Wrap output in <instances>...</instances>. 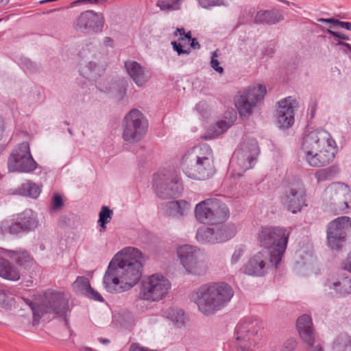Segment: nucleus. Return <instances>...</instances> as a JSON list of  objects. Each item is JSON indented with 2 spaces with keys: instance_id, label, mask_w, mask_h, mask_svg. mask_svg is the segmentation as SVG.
<instances>
[{
  "instance_id": "nucleus-1",
  "label": "nucleus",
  "mask_w": 351,
  "mask_h": 351,
  "mask_svg": "<svg viewBox=\"0 0 351 351\" xmlns=\"http://www.w3.org/2000/svg\"><path fill=\"white\" fill-rule=\"evenodd\" d=\"M142 252L128 247L117 253L109 263L103 277L105 289L111 293L132 289L140 280L143 271Z\"/></svg>"
},
{
  "instance_id": "nucleus-2",
  "label": "nucleus",
  "mask_w": 351,
  "mask_h": 351,
  "mask_svg": "<svg viewBox=\"0 0 351 351\" xmlns=\"http://www.w3.org/2000/svg\"><path fill=\"white\" fill-rule=\"evenodd\" d=\"M234 295L232 287L225 282H210L193 293V300L199 310L206 315L223 308Z\"/></svg>"
},
{
  "instance_id": "nucleus-3",
  "label": "nucleus",
  "mask_w": 351,
  "mask_h": 351,
  "mask_svg": "<svg viewBox=\"0 0 351 351\" xmlns=\"http://www.w3.org/2000/svg\"><path fill=\"white\" fill-rule=\"evenodd\" d=\"M182 167L184 173L191 179L210 178L215 171L211 148L203 145L189 149L182 156Z\"/></svg>"
},
{
  "instance_id": "nucleus-4",
  "label": "nucleus",
  "mask_w": 351,
  "mask_h": 351,
  "mask_svg": "<svg viewBox=\"0 0 351 351\" xmlns=\"http://www.w3.org/2000/svg\"><path fill=\"white\" fill-rule=\"evenodd\" d=\"M263 328V322L257 317H245L240 320L235 328L232 351H252V346L256 344L262 336Z\"/></svg>"
},
{
  "instance_id": "nucleus-5",
  "label": "nucleus",
  "mask_w": 351,
  "mask_h": 351,
  "mask_svg": "<svg viewBox=\"0 0 351 351\" xmlns=\"http://www.w3.org/2000/svg\"><path fill=\"white\" fill-rule=\"evenodd\" d=\"M289 231L283 227H262L258 233L260 245L265 248L272 249L270 262L278 265L284 255L289 237Z\"/></svg>"
},
{
  "instance_id": "nucleus-6",
  "label": "nucleus",
  "mask_w": 351,
  "mask_h": 351,
  "mask_svg": "<svg viewBox=\"0 0 351 351\" xmlns=\"http://www.w3.org/2000/svg\"><path fill=\"white\" fill-rule=\"evenodd\" d=\"M195 215L200 223L213 225L226 221L230 216V210L225 203L218 199L210 198L195 206Z\"/></svg>"
},
{
  "instance_id": "nucleus-7",
  "label": "nucleus",
  "mask_w": 351,
  "mask_h": 351,
  "mask_svg": "<svg viewBox=\"0 0 351 351\" xmlns=\"http://www.w3.org/2000/svg\"><path fill=\"white\" fill-rule=\"evenodd\" d=\"M322 198L328 209L334 214L344 213L351 203V189L343 182H333L326 188Z\"/></svg>"
},
{
  "instance_id": "nucleus-8",
  "label": "nucleus",
  "mask_w": 351,
  "mask_h": 351,
  "mask_svg": "<svg viewBox=\"0 0 351 351\" xmlns=\"http://www.w3.org/2000/svg\"><path fill=\"white\" fill-rule=\"evenodd\" d=\"M149 122L141 111H129L122 123V138L129 143L141 141L146 135Z\"/></svg>"
},
{
  "instance_id": "nucleus-9",
  "label": "nucleus",
  "mask_w": 351,
  "mask_h": 351,
  "mask_svg": "<svg viewBox=\"0 0 351 351\" xmlns=\"http://www.w3.org/2000/svg\"><path fill=\"white\" fill-rule=\"evenodd\" d=\"M282 207L296 214L306 206V191L302 184L298 180L289 182L283 185V191L280 198Z\"/></svg>"
},
{
  "instance_id": "nucleus-10",
  "label": "nucleus",
  "mask_w": 351,
  "mask_h": 351,
  "mask_svg": "<svg viewBox=\"0 0 351 351\" xmlns=\"http://www.w3.org/2000/svg\"><path fill=\"white\" fill-rule=\"evenodd\" d=\"M38 167L30 152L29 144L23 142L12 151L8 160V168L10 172L32 173Z\"/></svg>"
},
{
  "instance_id": "nucleus-11",
  "label": "nucleus",
  "mask_w": 351,
  "mask_h": 351,
  "mask_svg": "<svg viewBox=\"0 0 351 351\" xmlns=\"http://www.w3.org/2000/svg\"><path fill=\"white\" fill-rule=\"evenodd\" d=\"M351 230V219L341 216L331 221L326 228V244L332 251L341 250L346 242L348 232Z\"/></svg>"
},
{
  "instance_id": "nucleus-12",
  "label": "nucleus",
  "mask_w": 351,
  "mask_h": 351,
  "mask_svg": "<svg viewBox=\"0 0 351 351\" xmlns=\"http://www.w3.org/2000/svg\"><path fill=\"white\" fill-rule=\"evenodd\" d=\"M154 187L156 195L165 199L176 198L182 191L180 177L175 171L155 174Z\"/></svg>"
},
{
  "instance_id": "nucleus-13",
  "label": "nucleus",
  "mask_w": 351,
  "mask_h": 351,
  "mask_svg": "<svg viewBox=\"0 0 351 351\" xmlns=\"http://www.w3.org/2000/svg\"><path fill=\"white\" fill-rule=\"evenodd\" d=\"M213 227L200 228L197 230L196 239L202 243H219L226 242L235 236L237 227L234 223L221 222Z\"/></svg>"
},
{
  "instance_id": "nucleus-14",
  "label": "nucleus",
  "mask_w": 351,
  "mask_h": 351,
  "mask_svg": "<svg viewBox=\"0 0 351 351\" xmlns=\"http://www.w3.org/2000/svg\"><path fill=\"white\" fill-rule=\"evenodd\" d=\"M181 264L189 274L202 276L206 274L208 267L202 259V254L197 247L184 245L177 250Z\"/></svg>"
},
{
  "instance_id": "nucleus-15",
  "label": "nucleus",
  "mask_w": 351,
  "mask_h": 351,
  "mask_svg": "<svg viewBox=\"0 0 351 351\" xmlns=\"http://www.w3.org/2000/svg\"><path fill=\"white\" fill-rule=\"evenodd\" d=\"M170 288L169 280L162 275L153 274L142 283L139 297L148 301L162 299Z\"/></svg>"
},
{
  "instance_id": "nucleus-16",
  "label": "nucleus",
  "mask_w": 351,
  "mask_h": 351,
  "mask_svg": "<svg viewBox=\"0 0 351 351\" xmlns=\"http://www.w3.org/2000/svg\"><path fill=\"white\" fill-rule=\"evenodd\" d=\"M103 14L89 10L82 12L73 23L74 29L85 35H91L102 32L104 25Z\"/></svg>"
},
{
  "instance_id": "nucleus-17",
  "label": "nucleus",
  "mask_w": 351,
  "mask_h": 351,
  "mask_svg": "<svg viewBox=\"0 0 351 351\" xmlns=\"http://www.w3.org/2000/svg\"><path fill=\"white\" fill-rule=\"evenodd\" d=\"M42 317L47 313H54L64 318L65 324H69L66 313L70 311L69 298L60 291H47L45 293V300L42 302Z\"/></svg>"
},
{
  "instance_id": "nucleus-18",
  "label": "nucleus",
  "mask_w": 351,
  "mask_h": 351,
  "mask_svg": "<svg viewBox=\"0 0 351 351\" xmlns=\"http://www.w3.org/2000/svg\"><path fill=\"white\" fill-rule=\"evenodd\" d=\"M38 226V220L32 210H25L16 221L6 219L1 222L0 230L3 234H17L22 232L34 230Z\"/></svg>"
},
{
  "instance_id": "nucleus-19",
  "label": "nucleus",
  "mask_w": 351,
  "mask_h": 351,
  "mask_svg": "<svg viewBox=\"0 0 351 351\" xmlns=\"http://www.w3.org/2000/svg\"><path fill=\"white\" fill-rule=\"evenodd\" d=\"M267 93L266 86L263 84L250 86L239 91L234 101L237 110H252L261 101Z\"/></svg>"
},
{
  "instance_id": "nucleus-20",
  "label": "nucleus",
  "mask_w": 351,
  "mask_h": 351,
  "mask_svg": "<svg viewBox=\"0 0 351 351\" xmlns=\"http://www.w3.org/2000/svg\"><path fill=\"white\" fill-rule=\"evenodd\" d=\"M259 149L254 138L244 140L239 149L234 153L236 162L241 171L252 169L255 165Z\"/></svg>"
},
{
  "instance_id": "nucleus-21",
  "label": "nucleus",
  "mask_w": 351,
  "mask_h": 351,
  "mask_svg": "<svg viewBox=\"0 0 351 351\" xmlns=\"http://www.w3.org/2000/svg\"><path fill=\"white\" fill-rule=\"evenodd\" d=\"M335 145L336 143L329 132L324 130H315L304 137L302 149L306 154Z\"/></svg>"
},
{
  "instance_id": "nucleus-22",
  "label": "nucleus",
  "mask_w": 351,
  "mask_h": 351,
  "mask_svg": "<svg viewBox=\"0 0 351 351\" xmlns=\"http://www.w3.org/2000/svg\"><path fill=\"white\" fill-rule=\"evenodd\" d=\"M270 254L263 250L254 254L245 264L244 273L248 276L261 277L265 276L270 266L277 268L278 265L270 262Z\"/></svg>"
},
{
  "instance_id": "nucleus-23",
  "label": "nucleus",
  "mask_w": 351,
  "mask_h": 351,
  "mask_svg": "<svg viewBox=\"0 0 351 351\" xmlns=\"http://www.w3.org/2000/svg\"><path fill=\"white\" fill-rule=\"evenodd\" d=\"M237 119V111H224L222 117L210 125L202 136L204 140H211L224 134Z\"/></svg>"
},
{
  "instance_id": "nucleus-24",
  "label": "nucleus",
  "mask_w": 351,
  "mask_h": 351,
  "mask_svg": "<svg viewBox=\"0 0 351 351\" xmlns=\"http://www.w3.org/2000/svg\"><path fill=\"white\" fill-rule=\"evenodd\" d=\"M128 82L123 77H118L114 81L98 82L96 88L101 92L109 94L116 101L120 102L126 95Z\"/></svg>"
},
{
  "instance_id": "nucleus-25",
  "label": "nucleus",
  "mask_w": 351,
  "mask_h": 351,
  "mask_svg": "<svg viewBox=\"0 0 351 351\" xmlns=\"http://www.w3.org/2000/svg\"><path fill=\"white\" fill-rule=\"evenodd\" d=\"M336 153L337 145L306 153L305 158L310 166L321 167L330 163L333 160Z\"/></svg>"
},
{
  "instance_id": "nucleus-26",
  "label": "nucleus",
  "mask_w": 351,
  "mask_h": 351,
  "mask_svg": "<svg viewBox=\"0 0 351 351\" xmlns=\"http://www.w3.org/2000/svg\"><path fill=\"white\" fill-rule=\"evenodd\" d=\"M297 327L301 338L309 346L314 343V333L311 317L308 315H302L297 321Z\"/></svg>"
},
{
  "instance_id": "nucleus-27",
  "label": "nucleus",
  "mask_w": 351,
  "mask_h": 351,
  "mask_svg": "<svg viewBox=\"0 0 351 351\" xmlns=\"http://www.w3.org/2000/svg\"><path fill=\"white\" fill-rule=\"evenodd\" d=\"M1 252L6 257L15 261V263L25 269L29 267L32 263V258L25 249L19 248L15 250L1 248Z\"/></svg>"
},
{
  "instance_id": "nucleus-28",
  "label": "nucleus",
  "mask_w": 351,
  "mask_h": 351,
  "mask_svg": "<svg viewBox=\"0 0 351 351\" xmlns=\"http://www.w3.org/2000/svg\"><path fill=\"white\" fill-rule=\"evenodd\" d=\"M284 19L281 12L276 9L269 10H260L257 12L254 23L263 25H275Z\"/></svg>"
},
{
  "instance_id": "nucleus-29",
  "label": "nucleus",
  "mask_w": 351,
  "mask_h": 351,
  "mask_svg": "<svg viewBox=\"0 0 351 351\" xmlns=\"http://www.w3.org/2000/svg\"><path fill=\"white\" fill-rule=\"evenodd\" d=\"M125 67L136 85L142 86L146 82L144 69L138 62L136 61L125 62Z\"/></svg>"
},
{
  "instance_id": "nucleus-30",
  "label": "nucleus",
  "mask_w": 351,
  "mask_h": 351,
  "mask_svg": "<svg viewBox=\"0 0 351 351\" xmlns=\"http://www.w3.org/2000/svg\"><path fill=\"white\" fill-rule=\"evenodd\" d=\"M0 277L12 281L20 279L17 268L8 260L0 256Z\"/></svg>"
},
{
  "instance_id": "nucleus-31",
  "label": "nucleus",
  "mask_w": 351,
  "mask_h": 351,
  "mask_svg": "<svg viewBox=\"0 0 351 351\" xmlns=\"http://www.w3.org/2000/svg\"><path fill=\"white\" fill-rule=\"evenodd\" d=\"M0 277L12 281L20 279L17 268L8 260L0 256Z\"/></svg>"
},
{
  "instance_id": "nucleus-32",
  "label": "nucleus",
  "mask_w": 351,
  "mask_h": 351,
  "mask_svg": "<svg viewBox=\"0 0 351 351\" xmlns=\"http://www.w3.org/2000/svg\"><path fill=\"white\" fill-rule=\"evenodd\" d=\"M188 202L180 199L178 201H171L166 204V212L169 216L181 217L186 214L189 208Z\"/></svg>"
},
{
  "instance_id": "nucleus-33",
  "label": "nucleus",
  "mask_w": 351,
  "mask_h": 351,
  "mask_svg": "<svg viewBox=\"0 0 351 351\" xmlns=\"http://www.w3.org/2000/svg\"><path fill=\"white\" fill-rule=\"evenodd\" d=\"M326 286L330 289H334L337 294L346 296L351 293V279L348 277H342L336 282L328 281Z\"/></svg>"
},
{
  "instance_id": "nucleus-34",
  "label": "nucleus",
  "mask_w": 351,
  "mask_h": 351,
  "mask_svg": "<svg viewBox=\"0 0 351 351\" xmlns=\"http://www.w3.org/2000/svg\"><path fill=\"white\" fill-rule=\"evenodd\" d=\"M40 191V187L32 181H27L23 184L19 189V193L21 195L34 199L38 197Z\"/></svg>"
},
{
  "instance_id": "nucleus-35",
  "label": "nucleus",
  "mask_w": 351,
  "mask_h": 351,
  "mask_svg": "<svg viewBox=\"0 0 351 351\" xmlns=\"http://www.w3.org/2000/svg\"><path fill=\"white\" fill-rule=\"evenodd\" d=\"M277 122L280 128L287 129L294 123V111H279Z\"/></svg>"
},
{
  "instance_id": "nucleus-36",
  "label": "nucleus",
  "mask_w": 351,
  "mask_h": 351,
  "mask_svg": "<svg viewBox=\"0 0 351 351\" xmlns=\"http://www.w3.org/2000/svg\"><path fill=\"white\" fill-rule=\"evenodd\" d=\"M167 317L178 326L184 324L185 315L184 311L180 308H171L167 311Z\"/></svg>"
},
{
  "instance_id": "nucleus-37",
  "label": "nucleus",
  "mask_w": 351,
  "mask_h": 351,
  "mask_svg": "<svg viewBox=\"0 0 351 351\" xmlns=\"http://www.w3.org/2000/svg\"><path fill=\"white\" fill-rule=\"evenodd\" d=\"M73 289L78 294L84 295L90 287L89 280L84 276H78L73 284Z\"/></svg>"
},
{
  "instance_id": "nucleus-38",
  "label": "nucleus",
  "mask_w": 351,
  "mask_h": 351,
  "mask_svg": "<svg viewBox=\"0 0 351 351\" xmlns=\"http://www.w3.org/2000/svg\"><path fill=\"white\" fill-rule=\"evenodd\" d=\"M182 1V0H158L156 5L162 11L178 10L180 8Z\"/></svg>"
},
{
  "instance_id": "nucleus-39",
  "label": "nucleus",
  "mask_w": 351,
  "mask_h": 351,
  "mask_svg": "<svg viewBox=\"0 0 351 351\" xmlns=\"http://www.w3.org/2000/svg\"><path fill=\"white\" fill-rule=\"evenodd\" d=\"M112 216V210L108 206H102L99 214L98 225L103 228H106V224L110 221Z\"/></svg>"
},
{
  "instance_id": "nucleus-40",
  "label": "nucleus",
  "mask_w": 351,
  "mask_h": 351,
  "mask_svg": "<svg viewBox=\"0 0 351 351\" xmlns=\"http://www.w3.org/2000/svg\"><path fill=\"white\" fill-rule=\"evenodd\" d=\"M278 105L282 110H294L300 107L298 100L291 96L281 99L278 102Z\"/></svg>"
},
{
  "instance_id": "nucleus-41",
  "label": "nucleus",
  "mask_w": 351,
  "mask_h": 351,
  "mask_svg": "<svg viewBox=\"0 0 351 351\" xmlns=\"http://www.w3.org/2000/svg\"><path fill=\"white\" fill-rule=\"evenodd\" d=\"M21 299L27 304L31 308L34 315V322H38L39 319L42 317V303L41 304H36L35 302L31 301L28 298H21Z\"/></svg>"
},
{
  "instance_id": "nucleus-42",
  "label": "nucleus",
  "mask_w": 351,
  "mask_h": 351,
  "mask_svg": "<svg viewBox=\"0 0 351 351\" xmlns=\"http://www.w3.org/2000/svg\"><path fill=\"white\" fill-rule=\"evenodd\" d=\"M333 176V169L332 168H326L318 170L315 173V177L318 182L330 180Z\"/></svg>"
},
{
  "instance_id": "nucleus-43",
  "label": "nucleus",
  "mask_w": 351,
  "mask_h": 351,
  "mask_svg": "<svg viewBox=\"0 0 351 351\" xmlns=\"http://www.w3.org/2000/svg\"><path fill=\"white\" fill-rule=\"evenodd\" d=\"M298 348V341L294 337L287 339L280 346L279 351H296Z\"/></svg>"
},
{
  "instance_id": "nucleus-44",
  "label": "nucleus",
  "mask_w": 351,
  "mask_h": 351,
  "mask_svg": "<svg viewBox=\"0 0 351 351\" xmlns=\"http://www.w3.org/2000/svg\"><path fill=\"white\" fill-rule=\"evenodd\" d=\"M217 58H218L217 52L216 51H213L212 53V56H211L210 62V66L218 73L222 74L224 72V69L222 66H221L219 65L220 63H219V60H217Z\"/></svg>"
},
{
  "instance_id": "nucleus-45",
  "label": "nucleus",
  "mask_w": 351,
  "mask_h": 351,
  "mask_svg": "<svg viewBox=\"0 0 351 351\" xmlns=\"http://www.w3.org/2000/svg\"><path fill=\"white\" fill-rule=\"evenodd\" d=\"M64 202L60 194L56 193L52 198L51 208L53 210H58L62 208Z\"/></svg>"
},
{
  "instance_id": "nucleus-46",
  "label": "nucleus",
  "mask_w": 351,
  "mask_h": 351,
  "mask_svg": "<svg viewBox=\"0 0 351 351\" xmlns=\"http://www.w3.org/2000/svg\"><path fill=\"white\" fill-rule=\"evenodd\" d=\"M84 295L95 301L101 302L104 301L101 294L97 291H95L93 288H92L91 286L90 287V288H88V291H86V293L84 294Z\"/></svg>"
},
{
  "instance_id": "nucleus-47",
  "label": "nucleus",
  "mask_w": 351,
  "mask_h": 351,
  "mask_svg": "<svg viewBox=\"0 0 351 351\" xmlns=\"http://www.w3.org/2000/svg\"><path fill=\"white\" fill-rule=\"evenodd\" d=\"M21 67L27 72L33 73L37 70L35 63L29 59H25L21 61Z\"/></svg>"
},
{
  "instance_id": "nucleus-48",
  "label": "nucleus",
  "mask_w": 351,
  "mask_h": 351,
  "mask_svg": "<svg viewBox=\"0 0 351 351\" xmlns=\"http://www.w3.org/2000/svg\"><path fill=\"white\" fill-rule=\"evenodd\" d=\"M200 5L204 8H208L210 7L225 5L221 0H198Z\"/></svg>"
},
{
  "instance_id": "nucleus-49",
  "label": "nucleus",
  "mask_w": 351,
  "mask_h": 351,
  "mask_svg": "<svg viewBox=\"0 0 351 351\" xmlns=\"http://www.w3.org/2000/svg\"><path fill=\"white\" fill-rule=\"evenodd\" d=\"M171 45L174 51H176L178 55L189 54L191 52L190 49H184L182 45L176 41H172Z\"/></svg>"
},
{
  "instance_id": "nucleus-50",
  "label": "nucleus",
  "mask_w": 351,
  "mask_h": 351,
  "mask_svg": "<svg viewBox=\"0 0 351 351\" xmlns=\"http://www.w3.org/2000/svg\"><path fill=\"white\" fill-rule=\"evenodd\" d=\"M243 252H244V250L242 247H237L234 250V252L231 257V263L232 264L237 263L239 261V260L240 259V258L243 256Z\"/></svg>"
},
{
  "instance_id": "nucleus-51",
  "label": "nucleus",
  "mask_w": 351,
  "mask_h": 351,
  "mask_svg": "<svg viewBox=\"0 0 351 351\" xmlns=\"http://www.w3.org/2000/svg\"><path fill=\"white\" fill-rule=\"evenodd\" d=\"M328 33L334 37H336L337 38H339V39H341L343 40H350V38L347 35H346L345 34L341 33L340 32H335V31H332L331 29H328Z\"/></svg>"
},
{
  "instance_id": "nucleus-52",
  "label": "nucleus",
  "mask_w": 351,
  "mask_h": 351,
  "mask_svg": "<svg viewBox=\"0 0 351 351\" xmlns=\"http://www.w3.org/2000/svg\"><path fill=\"white\" fill-rule=\"evenodd\" d=\"M338 26L341 28L346 29L347 30L351 31V23L350 22L339 21L338 22Z\"/></svg>"
},
{
  "instance_id": "nucleus-53",
  "label": "nucleus",
  "mask_w": 351,
  "mask_h": 351,
  "mask_svg": "<svg viewBox=\"0 0 351 351\" xmlns=\"http://www.w3.org/2000/svg\"><path fill=\"white\" fill-rule=\"evenodd\" d=\"M319 21L330 23V24H333L335 25L338 26V22L339 21V20H337V19H335L333 18H329V19H319Z\"/></svg>"
},
{
  "instance_id": "nucleus-54",
  "label": "nucleus",
  "mask_w": 351,
  "mask_h": 351,
  "mask_svg": "<svg viewBox=\"0 0 351 351\" xmlns=\"http://www.w3.org/2000/svg\"><path fill=\"white\" fill-rule=\"evenodd\" d=\"M317 107V99L315 97H311L308 104V110H316Z\"/></svg>"
},
{
  "instance_id": "nucleus-55",
  "label": "nucleus",
  "mask_w": 351,
  "mask_h": 351,
  "mask_svg": "<svg viewBox=\"0 0 351 351\" xmlns=\"http://www.w3.org/2000/svg\"><path fill=\"white\" fill-rule=\"evenodd\" d=\"M344 269L351 272V251L350 252L346 261L345 262Z\"/></svg>"
},
{
  "instance_id": "nucleus-56",
  "label": "nucleus",
  "mask_w": 351,
  "mask_h": 351,
  "mask_svg": "<svg viewBox=\"0 0 351 351\" xmlns=\"http://www.w3.org/2000/svg\"><path fill=\"white\" fill-rule=\"evenodd\" d=\"M190 46L194 49H199L201 47L200 44L197 42V39L193 38L190 40Z\"/></svg>"
},
{
  "instance_id": "nucleus-57",
  "label": "nucleus",
  "mask_w": 351,
  "mask_h": 351,
  "mask_svg": "<svg viewBox=\"0 0 351 351\" xmlns=\"http://www.w3.org/2000/svg\"><path fill=\"white\" fill-rule=\"evenodd\" d=\"M113 43L114 40L112 38L108 36L104 38V43L106 46L113 47Z\"/></svg>"
},
{
  "instance_id": "nucleus-58",
  "label": "nucleus",
  "mask_w": 351,
  "mask_h": 351,
  "mask_svg": "<svg viewBox=\"0 0 351 351\" xmlns=\"http://www.w3.org/2000/svg\"><path fill=\"white\" fill-rule=\"evenodd\" d=\"M240 114V117L242 119H247L250 115L252 111H239Z\"/></svg>"
},
{
  "instance_id": "nucleus-59",
  "label": "nucleus",
  "mask_w": 351,
  "mask_h": 351,
  "mask_svg": "<svg viewBox=\"0 0 351 351\" xmlns=\"http://www.w3.org/2000/svg\"><path fill=\"white\" fill-rule=\"evenodd\" d=\"M337 45L345 47L347 49H348L351 52V45L350 44H349L348 43H345L341 40H339L337 42Z\"/></svg>"
},
{
  "instance_id": "nucleus-60",
  "label": "nucleus",
  "mask_w": 351,
  "mask_h": 351,
  "mask_svg": "<svg viewBox=\"0 0 351 351\" xmlns=\"http://www.w3.org/2000/svg\"><path fill=\"white\" fill-rule=\"evenodd\" d=\"M193 38L191 37V32L189 31L187 33H184V37H180V40L183 41V40H188L189 41H190V40Z\"/></svg>"
},
{
  "instance_id": "nucleus-61",
  "label": "nucleus",
  "mask_w": 351,
  "mask_h": 351,
  "mask_svg": "<svg viewBox=\"0 0 351 351\" xmlns=\"http://www.w3.org/2000/svg\"><path fill=\"white\" fill-rule=\"evenodd\" d=\"M99 1H100V0H77V1H74L73 3L77 4L79 3H86V2L97 3Z\"/></svg>"
},
{
  "instance_id": "nucleus-62",
  "label": "nucleus",
  "mask_w": 351,
  "mask_h": 351,
  "mask_svg": "<svg viewBox=\"0 0 351 351\" xmlns=\"http://www.w3.org/2000/svg\"><path fill=\"white\" fill-rule=\"evenodd\" d=\"M335 348L336 349V351H346V347L341 346L339 343H337L335 344Z\"/></svg>"
},
{
  "instance_id": "nucleus-63",
  "label": "nucleus",
  "mask_w": 351,
  "mask_h": 351,
  "mask_svg": "<svg viewBox=\"0 0 351 351\" xmlns=\"http://www.w3.org/2000/svg\"><path fill=\"white\" fill-rule=\"evenodd\" d=\"M265 55H267L270 57L272 56V55L274 53V50L271 48V49H267L265 52H264Z\"/></svg>"
},
{
  "instance_id": "nucleus-64",
  "label": "nucleus",
  "mask_w": 351,
  "mask_h": 351,
  "mask_svg": "<svg viewBox=\"0 0 351 351\" xmlns=\"http://www.w3.org/2000/svg\"><path fill=\"white\" fill-rule=\"evenodd\" d=\"M309 351H324L320 345H317L315 347H312Z\"/></svg>"
}]
</instances>
